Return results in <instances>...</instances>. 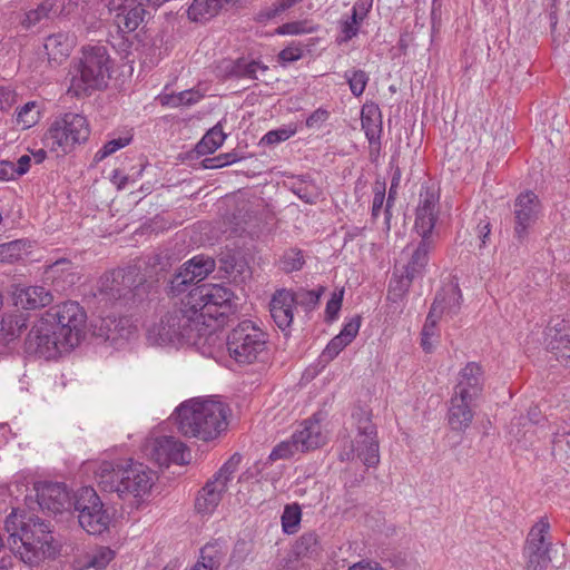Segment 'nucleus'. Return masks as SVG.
<instances>
[{
    "mask_svg": "<svg viewBox=\"0 0 570 570\" xmlns=\"http://www.w3.org/2000/svg\"><path fill=\"white\" fill-rule=\"evenodd\" d=\"M24 353L45 360H53L66 352L60 341L52 332L51 325H47L40 317L31 327L23 343Z\"/></svg>",
    "mask_w": 570,
    "mask_h": 570,
    "instance_id": "14",
    "label": "nucleus"
},
{
    "mask_svg": "<svg viewBox=\"0 0 570 570\" xmlns=\"http://www.w3.org/2000/svg\"><path fill=\"white\" fill-rule=\"evenodd\" d=\"M225 138L226 136L223 132L220 124H217L203 136L200 141H198L195 147V151L198 155L213 154L223 145Z\"/></svg>",
    "mask_w": 570,
    "mask_h": 570,
    "instance_id": "38",
    "label": "nucleus"
},
{
    "mask_svg": "<svg viewBox=\"0 0 570 570\" xmlns=\"http://www.w3.org/2000/svg\"><path fill=\"white\" fill-rule=\"evenodd\" d=\"M252 552V546L246 540H238L230 554V562L235 564H242L246 561L247 557Z\"/></svg>",
    "mask_w": 570,
    "mask_h": 570,
    "instance_id": "57",
    "label": "nucleus"
},
{
    "mask_svg": "<svg viewBox=\"0 0 570 570\" xmlns=\"http://www.w3.org/2000/svg\"><path fill=\"white\" fill-rule=\"evenodd\" d=\"M302 0H276L274 3H272L268 7H265L262 9L258 13V20L259 21H268L273 20L276 17H279L285 11L294 7L296 3L301 2Z\"/></svg>",
    "mask_w": 570,
    "mask_h": 570,
    "instance_id": "44",
    "label": "nucleus"
},
{
    "mask_svg": "<svg viewBox=\"0 0 570 570\" xmlns=\"http://www.w3.org/2000/svg\"><path fill=\"white\" fill-rule=\"evenodd\" d=\"M484 385V372L476 362H469L459 373V381L454 387V393L476 400Z\"/></svg>",
    "mask_w": 570,
    "mask_h": 570,
    "instance_id": "20",
    "label": "nucleus"
},
{
    "mask_svg": "<svg viewBox=\"0 0 570 570\" xmlns=\"http://www.w3.org/2000/svg\"><path fill=\"white\" fill-rule=\"evenodd\" d=\"M112 60L105 46L96 45L82 48V57L76 66L69 92L77 97L89 96L95 90L107 88L111 78Z\"/></svg>",
    "mask_w": 570,
    "mask_h": 570,
    "instance_id": "5",
    "label": "nucleus"
},
{
    "mask_svg": "<svg viewBox=\"0 0 570 570\" xmlns=\"http://www.w3.org/2000/svg\"><path fill=\"white\" fill-rule=\"evenodd\" d=\"M302 519V510L298 504H287L282 514V528L286 534H293L297 531Z\"/></svg>",
    "mask_w": 570,
    "mask_h": 570,
    "instance_id": "40",
    "label": "nucleus"
},
{
    "mask_svg": "<svg viewBox=\"0 0 570 570\" xmlns=\"http://www.w3.org/2000/svg\"><path fill=\"white\" fill-rule=\"evenodd\" d=\"M215 259L198 255L186 262L171 277L168 293L188 294L178 306L168 311L147 330V340L154 345H196L206 335L215 333L229 322L237 311L234 293L219 284H199L215 269Z\"/></svg>",
    "mask_w": 570,
    "mask_h": 570,
    "instance_id": "1",
    "label": "nucleus"
},
{
    "mask_svg": "<svg viewBox=\"0 0 570 570\" xmlns=\"http://www.w3.org/2000/svg\"><path fill=\"white\" fill-rule=\"evenodd\" d=\"M439 190L433 186L421 189L414 227L422 239L412 253L409 263L403 266L402 274L395 281L394 297H400L401 301L409 292L413 279L422 274L428 264L429 253L432 248L430 236L439 216ZM396 308H399V303L394 298V309Z\"/></svg>",
    "mask_w": 570,
    "mask_h": 570,
    "instance_id": "2",
    "label": "nucleus"
},
{
    "mask_svg": "<svg viewBox=\"0 0 570 570\" xmlns=\"http://www.w3.org/2000/svg\"><path fill=\"white\" fill-rule=\"evenodd\" d=\"M100 489L116 492L122 500L144 498L154 485L155 472L140 462L128 460L125 464L102 462L96 471Z\"/></svg>",
    "mask_w": 570,
    "mask_h": 570,
    "instance_id": "4",
    "label": "nucleus"
},
{
    "mask_svg": "<svg viewBox=\"0 0 570 570\" xmlns=\"http://www.w3.org/2000/svg\"><path fill=\"white\" fill-rule=\"evenodd\" d=\"M227 406L214 400H189L176 409L178 431L203 441L215 439L227 425Z\"/></svg>",
    "mask_w": 570,
    "mask_h": 570,
    "instance_id": "3",
    "label": "nucleus"
},
{
    "mask_svg": "<svg viewBox=\"0 0 570 570\" xmlns=\"http://www.w3.org/2000/svg\"><path fill=\"white\" fill-rule=\"evenodd\" d=\"M541 213V204L533 191L521 193L514 200V238L519 244L528 240L530 229Z\"/></svg>",
    "mask_w": 570,
    "mask_h": 570,
    "instance_id": "16",
    "label": "nucleus"
},
{
    "mask_svg": "<svg viewBox=\"0 0 570 570\" xmlns=\"http://www.w3.org/2000/svg\"><path fill=\"white\" fill-rule=\"evenodd\" d=\"M129 35L130 33L117 30V28H115V32H112V31L109 32L108 42L111 45V47L118 53L127 55V53H129V50H130L131 46L134 45Z\"/></svg>",
    "mask_w": 570,
    "mask_h": 570,
    "instance_id": "48",
    "label": "nucleus"
},
{
    "mask_svg": "<svg viewBox=\"0 0 570 570\" xmlns=\"http://www.w3.org/2000/svg\"><path fill=\"white\" fill-rule=\"evenodd\" d=\"M385 199V183L376 181L374 186V197L372 202V216L377 217L381 213Z\"/></svg>",
    "mask_w": 570,
    "mask_h": 570,
    "instance_id": "60",
    "label": "nucleus"
},
{
    "mask_svg": "<svg viewBox=\"0 0 570 570\" xmlns=\"http://www.w3.org/2000/svg\"><path fill=\"white\" fill-rule=\"evenodd\" d=\"M149 286L139 267L127 266L104 274L98 289L104 298L130 308L147 298Z\"/></svg>",
    "mask_w": 570,
    "mask_h": 570,
    "instance_id": "6",
    "label": "nucleus"
},
{
    "mask_svg": "<svg viewBox=\"0 0 570 570\" xmlns=\"http://www.w3.org/2000/svg\"><path fill=\"white\" fill-rule=\"evenodd\" d=\"M220 11L218 0H194L187 10L188 18L195 22H205Z\"/></svg>",
    "mask_w": 570,
    "mask_h": 570,
    "instance_id": "34",
    "label": "nucleus"
},
{
    "mask_svg": "<svg viewBox=\"0 0 570 570\" xmlns=\"http://www.w3.org/2000/svg\"><path fill=\"white\" fill-rule=\"evenodd\" d=\"M351 416L354 425L357 429V435L355 439L363 438V440H366L372 438V435H376V428L372 423V414L370 409L362 405H355L352 410Z\"/></svg>",
    "mask_w": 570,
    "mask_h": 570,
    "instance_id": "32",
    "label": "nucleus"
},
{
    "mask_svg": "<svg viewBox=\"0 0 570 570\" xmlns=\"http://www.w3.org/2000/svg\"><path fill=\"white\" fill-rule=\"evenodd\" d=\"M224 554L217 543H208L200 550L199 561L205 562L209 570H217L220 567Z\"/></svg>",
    "mask_w": 570,
    "mask_h": 570,
    "instance_id": "45",
    "label": "nucleus"
},
{
    "mask_svg": "<svg viewBox=\"0 0 570 570\" xmlns=\"http://www.w3.org/2000/svg\"><path fill=\"white\" fill-rule=\"evenodd\" d=\"M360 326L361 316L356 315L344 325V327L342 328L337 336L344 338V341L347 344H350L353 341V338L357 335Z\"/></svg>",
    "mask_w": 570,
    "mask_h": 570,
    "instance_id": "59",
    "label": "nucleus"
},
{
    "mask_svg": "<svg viewBox=\"0 0 570 570\" xmlns=\"http://www.w3.org/2000/svg\"><path fill=\"white\" fill-rule=\"evenodd\" d=\"M72 267V263L68 258H60L53 262L51 265L48 266V273H51L52 275H58L59 273H65L70 271Z\"/></svg>",
    "mask_w": 570,
    "mask_h": 570,
    "instance_id": "63",
    "label": "nucleus"
},
{
    "mask_svg": "<svg viewBox=\"0 0 570 570\" xmlns=\"http://www.w3.org/2000/svg\"><path fill=\"white\" fill-rule=\"evenodd\" d=\"M242 459V454L238 452L234 453L213 475L212 479L217 480V482L223 483L224 487L228 489V482L232 480L234 473L238 470Z\"/></svg>",
    "mask_w": 570,
    "mask_h": 570,
    "instance_id": "42",
    "label": "nucleus"
},
{
    "mask_svg": "<svg viewBox=\"0 0 570 570\" xmlns=\"http://www.w3.org/2000/svg\"><path fill=\"white\" fill-rule=\"evenodd\" d=\"M36 102L30 101L20 108L17 116V121L23 124L26 128L31 127L38 121L39 112L35 111Z\"/></svg>",
    "mask_w": 570,
    "mask_h": 570,
    "instance_id": "53",
    "label": "nucleus"
},
{
    "mask_svg": "<svg viewBox=\"0 0 570 570\" xmlns=\"http://www.w3.org/2000/svg\"><path fill=\"white\" fill-rule=\"evenodd\" d=\"M115 552L108 547H101L90 559L89 564L95 569H105L114 559Z\"/></svg>",
    "mask_w": 570,
    "mask_h": 570,
    "instance_id": "55",
    "label": "nucleus"
},
{
    "mask_svg": "<svg viewBox=\"0 0 570 570\" xmlns=\"http://www.w3.org/2000/svg\"><path fill=\"white\" fill-rule=\"evenodd\" d=\"M376 435H372L366 440L363 438L355 439L353 442V451L356 453V456L366 465L374 466L380 461L379 455V442L376 441Z\"/></svg>",
    "mask_w": 570,
    "mask_h": 570,
    "instance_id": "31",
    "label": "nucleus"
},
{
    "mask_svg": "<svg viewBox=\"0 0 570 570\" xmlns=\"http://www.w3.org/2000/svg\"><path fill=\"white\" fill-rule=\"evenodd\" d=\"M289 296L293 297L292 305L293 306H301L306 312H311L316 308V306L320 303L321 296L325 291L324 286H318L315 289H305L303 287H299L296 291L288 289Z\"/></svg>",
    "mask_w": 570,
    "mask_h": 570,
    "instance_id": "35",
    "label": "nucleus"
},
{
    "mask_svg": "<svg viewBox=\"0 0 570 570\" xmlns=\"http://www.w3.org/2000/svg\"><path fill=\"white\" fill-rule=\"evenodd\" d=\"M357 10H358V4H355L353 7V12H352L351 17L342 23L343 38L341 41L346 42L357 35L358 22H360V20L363 19V14L358 16Z\"/></svg>",
    "mask_w": 570,
    "mask_h": 570,
    "instance_id": "49",
    "label": "nucleus"
},
{
    "mask_svg": "<svg viewBox=\"0 0 570 570\" xmlns=\"http://www.w3.org/2000/svg\"><path fill=\"white\" fill-rule=\"evenodd\" d=\"M202 98L203 95L195 89L183 90L178 94H163L158 97L161 106L171 108L193 106Z\"/></svg>",
    "mask_w": 570,
    "mask_h": 570,
    "instance_id": "36",
    "label": "nucleus"
},
{
    "mask_svg": "<svg viewBox=\"0 0 570 570\" xmlns=\"http://www.w3.org/2000/svg\"><path fill=\"white\" fill-rule=\"evenodd\" d=\"M59 0H45L36 9L29 10L24 14L21 24L24 29H30L42 21L51 20L63 14V6L58 4Z\"/></svg>",
    "mask_w": 570,
    "mask_h": 570,
    "instance_id": "26",
    "label": "nucleus"
},
{
    "mask_svg": "<svg viewBox=\"0 0 570 570\" xmlns=\"http://www.w3.org/2000/svg\"><path fill=\"white\" fill-rule=\"evenodd\" d=\"M240 157L236 151L219 154L215 157H207L202 160L200 165L206 169L223 168L227 165L238 161Z\"/></svg>",
    "mask_w": 570,
    "mask_h": 570,
    "instance_id": "47",
    "label": "nucleus"
},
{
    "mask_svg": "<svg viewBox=\"0 0 570 570\" xmlns=\"http://www.w3.org/2000/svg\"><path fill=\"white\" fill-rule=\"evenodd\" d=\"M27 322L28 314L23 312L3 313L0 318V343L8 345L18 338L27 328Z\"/></svg>",
    "mask_w": 570,
    "mask_h": 570,
    "instance_id": "25",
    "label": "nucleus"
},
{
    "mask_svg": "<svg viewBox=\"0 0 570 570\" xmlns=\"http://www.w3.org/2000/svg\"><path fill=\"white\" fill-rule=\"evenodd\" d=\"M32 248V242L29 239H14L4 244H0V262L12 264L26 259Z\"/></svg>",
    "mask_w": 570,
    "mask_h": 570,
    "instance_id": "30",
    "label": "nucleus"
},
{
    "mask_svg": "<svg viewBox=\"0 0 570 570\" xmlns=\"http://www.w3.org/2000/svg\"><path fill=\"white\" fill-rule=\"evenodd\" d=\"M223 263L222 268L227 274H242L245 267V263L243 261H237L234 255L227 254L226 257L220 258Z\"/></svg>",
    "mask_w": 570,
    "mask_h": 570,
    "instance_id": "61",
    "label": "nucleus"
},
{
    "mask_svg": "<svg viewBox=\"0 0 570 570\" xmlns=\"http://www.w3.org/2000/svg\"><path fill=\"white\" fill-rule=\"evenodd\" d=\"M147 11L140 6L122 4L115 16L114 27L117 30L132 33L145 20Z\"/></svg>",
    "mask_w": 570,
    "mask_h": 570,
    "instance_id": "27",
    "label": "nucleus"
},
{
    "mask_svg": "<svg viewBox=\"0 0 570 570\" xmlns=\"http://www.w3.org/2000/svg\"><path fill=\"white\" fill-rule=\"evenodd\" d=\"M348 344L344 341V338L338 337L337 335L333 337L330 343L326 345L324 351L322 352V360L325 362L334 360L340 352L347 346Z\"/></svg>",
    "mask_w": 570,
    "mask_h": 570,
    "instance_id": "56",
    "label": "nucleus"
},
{
    "mask_svg": "<svg viewBox=\"0 0 570 570\" xmlns=\"http://www.w3.org/2000/svg\"><path fill=\"white\" fill-rule=\"evenodd\" d=\"M439 301L440 316L453 317L461 308L462 293L458 284H449L439 291L432 304Z\"/></svg>",
    "mask_w": 570,
    "mask_h": 570,
    "instance_id": "29",
    "label": "nucleus"
},
{
    "mask_svg": "<svg viewBox=\"0 0 570 570\" xmlns=\"http://www.w3.org/2000/svg\"><path fill=\"white\" fill-rule=\"evenodd\" d=\"M307 21H292L283 23L277 27L275 32L277 35H302V33H312L316 30L315 27L307 26Z\"/></svg>",
    "mask_w": 570,
    "mask_h": 570,
    "instance_id": "52",
    "label": "nucleus"
},
{
    "mask_svg": "<svg viewBox=\"0 0 570 570\" xmlns=\"http://www.w3.org/2000/svg\"><path fill=\"white\" fill-rule=\"evenodd\" d=\"M41 318L51 325L66 352L78 346L85 337L87 314L77 302L67 301L50 307Z\"/></svg>",
    "mask_w": 570,
    "mask_h": 570,
    "instance_id": "8",
    "label": "nucleus"
},
{
    "mask_svg": "<svg viewBox=\"0 0 570 570\" xmlns=\"http://www.w3.org/2000/svg\"><path fill=\"white\" fill-rule=\"evenodd\" d=\"M17 176L14 174V164L9 160L0 161V180L7 181L14 179Z\"/></svg>",
    "mask_w": 570,
    "mask_h": 570,
    "instance_id": "64",
    "label": "nucleus"
},
{
    "mask_svg": "<svg viewBox=\"0 0 570 570\" xmlns=\"http://www.w3.org/2000/svg\"><path fill=\"white\" fill-rule=\"evenodd\" d=\"M550 524L540 520L530 530L524 553L528 558L527 570H542L551 562L552 543L547 541Z\"/></svg>",
    "mask_w": 570,
    "mask_h": 570,
    "instance_id": "15",
    "label": "nucleus"
},
{
    "mask_svg": "<svg viewBox=\"0 0 570 570\" xmlns=\"http://www.w3.org/2000/svg\"><path fill=\"white\" fill-rule=\"evenodd\" d=\"M12 544L19 541L20 558L29 564L39 563L45 559H53L59 552V544L55 542L49 522L38 515H30L27 521L20 522V533H11Z\"/></svg>",
    "mask_w": 570,
    "mask_h": 570,
    "instance_id": "7",
    "label": "nucleus"
},
{
    "mask_svg": "<svg viewBox=\"0 0 570 570\" xmlns=\"http://www.w3.org/2000/svg\"><path fill=\"white\" fill-rule=\"evenodd\" d=\"M227 489L217 480L209 479L199 491L195 500V509L198 513H212L220 503Z\"/></svg>",
    "mask_w": 570,
    "mask_h": 570,
    "instance_id": "24",
    "label": "nucleus"
},
{
    "mask_svg": "<svg viewBox=\"0 0 570 570\" xmlns=\"http://www.w3.org/2000/svg\"><path fill=\"white\" fill-rule=\"evenodd\" d=\"M72 498V513L78 512L79 525L89 534H101L108 530L110 517L96 490L82 487Z\"/></svg>",
    "mask_w": 570,
    "mask_h": 570,
    "instance_id": "12",
    "label": "nucleus"
},
{
    "mask_svg": "<svg viewBox=\"0 0 570 570\" xmlns=\"http://www.w3.org/2000/svg\"><path fill=\"white\" fill-rule=\"evenodd\" d=\"M303 429L296 431L289 440L282 441L274 446L264 462L256 464V473H262L269 464L277 460H286L297 452H307L320 448L325 442L321 425L317 421L307 420Z\"/></svg>",
    "mask_w": 570,
    "mask_h": 570,
    "instance_id": "11",
    "label": "nucleus"
},
{
    "mask_svg": "<svg viewBox=\"0 0 570 570\" xmlns=\"http://www.w3.org/2000/svg\"><path fill=\"white\" fill-rule=\"evenodd\" d=\"M303 57V49L299 43L292 42L277 55L278 62L285 65L299 60Z\"/></svg>",
    "mask_w": 570,
    "mask_h": 570,
    "instance_id": "54",
    "label": "nucleus"
},
{
    "mask_svg": "<svg viewBox=\"0 0 570 570\" xmlns=\"http://www.w3.org/2000/svg\"><path fill=\"white\" fill-rule=\"evenodd\" d=\"M268 70L266 66L259 59H255L250 55L242 56L236 59L223 60L217 66V75L223 79H235V80H258V72H265Z\"/></svg>",
    "mask_w": 570,
    "mask_h": 570,
    "instance_id": "18",
    "label": "nucleus"
},
{
    "mask_svg": "<svg viewBox=\"0 0 570 570\" xmlns=\"http://www.w3.org/2000/svg\"><path fill=\"white\" fill-rule=\"evenodd\" d=\"M473 399L454 393L450 401L448 420L453 431H464L473 420Z\"/></svg>",
    "mask_w": 570,
    "mask_h": 570,
    "instance_id": "22",
    "label": "nucleus"
},
{
    "mask_svg": "<svg viewBox=\"0 0 570 570\" xmlns=\"http://www.w3.org/2000/svg\"><path fill=\"white\" fill-rule=\"evenodd\" d=\"M343 302V289L340 293H333L332 297L326 303L325 320L332 322L338 316V312L342 307Z\"/></svg>",
    "mask_w": 570,
    "mask_h": 570,
    "instance_id": "58",
    "label": "nucleus"
},
{
    "mask_svg": "<svg viewBox=\"0 0 570 570\" xmlns=\"http://www.w3.org/2000/svg\"><path fill=\"white\" fill-rule=\"evenodd\" d=\"M129 142H130V138L119 137L116 139H111V140L107 141L104 145V147L95 154L94 160L96 163H99V161L104 160L106 157L116 153L117 150L126 147L127 145H129Z\"/></svg>",
    "mask_w": 570,
    "mask_h": 570,
    "instance_id": "50",
    "label": "nucleus"
},
{
    "mask_svg": "<svg viewBox=\"0 0 570 570\" xmlns=\"http://www.w3.org/2000/svg\"><path fill=\"white\" fill-rule=\"evenodd\" d=\"M187 456H189L187 446L174 436H160L151 443L150 458L159 466H169L171 463L187 464L189 462Z\"/></svg>",
    "mask_w": 570,
    "mask_h": 570,
    "instance_id": "19",
    "label": "nucleus"
},
{
    "mask_svg": "<svg viewBox=\"0 0 570 570\" xmlns=\"http://www.w3.org/2000/svg\"><path fill=\"white\" fill-rule=\"evenodd\" d=\"M242 459V454L238 452L234 453L213 475L212 479L217 480V482L223 483L224 487L228 489V482L232 480L234 473L238 470Z\"/></svg>",
    "mask_w": 570,
    "mask_h": 570,
    "instance_id": "41",
    "label": "nucleus"
},
{
    "mask_svg": "<svg viewBox=\"0 0 570 570\" xmlns=\"http://www.w3.org/2000/svg\"><path fill=\"white\" fill-rule=\"evenodd\" d=\"M135 331L136 327L127 316H115L110 314L91 322L92 335L105 342H110L114 346L128 340Z\"/></svg>",
    "mask_w": 570,
    "mask_h": 570,
    "instance_id": "17",
    "label": "nucleus"
},
{
    "mask_svg": "<svg viewBox=\"0 0 570 570\" xmlns=\"http://www.w3.org/2000/svg\"><path fill=\"white\" fill-rule=\"evenodd\" d=\"M321 550L318 535L314 531L303 533L293 547V553L298 559L315 558Z\"/></svg>",
    "mask_w": 570,
    "mask_h": 570,
    "instance_id": "33",
    "label": "nucleus"
},
{
    "mask_svg": "<svg viewBox=\"0 0 570 570\" xmlns=\"http://www.w3.org/2000/svg\"><path fill=\"white\" fill-rule=\"evenodd\" d=\"M292 299L289 291L282 288L273 294L269 303L271 316L282 332H286L294 320Z\"/></svg>",
    "mask_w": 570,
    "mask_h": 570,
    "instance_id": "21",
    "label": "nucleus"
},
{
    "mask_svg": "<svg viewBox=\"0 0 570 570\" xmlns=\"http://www.w3.org/2000/svg\"><path fill=\"white\" fill-rule=\"evenodd\" d=\"M439 301L432 304L421 332V346L425 353H431L434 348L431 338L436 335V324L441 318Z\"/></svg>",
    "mask_w": 570,
    "mask_h": 570,
    "instance_id": "37",
    "label": "nucleus"
},
{
    "mask_svg": "<svg viewBox=\"0 0 570 570\" xmlns=\"http://www.w3.org/2000/svg\"><path fill=\"white\" fill-rule=\"evenodd\" d=\"M37 502L42 512L57 518L58 521L72 518L71 492L62 482L35 483Z\"/></svg>",
    "mask_w": 570,
    "mask_h": 570,
    "instance_id": "13",
    "label": "nucleus"
},
{
    "mask_svg": "<svg viewBox=\"0 0 570 570\" xmlns=\"http://www.w3.org/2000/svg\"><path fill=\"white\" fill-rule=\"evenodd\" d=\"M90 128L87 118L80 114L66 112L56 118L43 136V145L52 151L66 155L76 145L88 140Z\"/></svg>",
    "mask_w": 570,
    "mask_h": 570,
    "instance_id": "10",
    "label": "nucleus"
},
{
    "mask_svg": "<svg viewBox=\"0 0 570 570\" xmlns=\"http://www.w3.org/2000/svg\"><path fill=\"white\" fill-rule=\"evenodd\" d=\"M548 346L557 351L558 357L570 362V323L563 318L553 317L548 325Z\"/></svg>",
    "mask_w": 570,
    "mask_h": 570,
    "instance_id": "23",
    "label": "nucleus"
},
{
    "mask_svg": "<svg viewBox=\"0 0 570 570\" xmlns=\"http://www.w3.org/2000/svg\"><path fill=\"white\" fill-rule=\"evenodd\" d=\"M304 264V253L298 248L286 249L278 261L279 268L287 274L301 271Z\"/></svg>",
    "mask_w": 570,
    "mask_h": 570,
    "instance_id": "39",
    "label": "nucleus"
},
{
    "mask_svg": "<svg viewBox=\"0 0 570 570\" xmlns=\"http://www.w3.org/2000/svg\"><path fill=\"white\" fill-rule=\"evenodd\" d=\"M345 78L354 96L358 97L364 92L368 81V77L365 71L360 69L347 70L345 71Z\"/></svg>",
    "mask_w": 570,
    "mask_h": 570,
    "instance_id": "46",
    "label": "nucleus"
},
{
    "mask_svg": "<svg viewBox=\"0 0 570 570\" xmlns=\"http://www.w3.org/2000/svg\"><path fill=\"white\" fill-rule=\"evenodd\" d=\"M52 299V294L46 287L29 286L18 292L16 304L23 309H37L49 305Z\"/></svg>",
    "mask_w": 570,
    "mask_h": 570,
    "instance_id": "28",
    "label": "nucleus"
},
{
    "mask_svg": "<svg viewBox=\"0 0 570 570\" xmlns=\"http://www.w3.org/2000/svg\"><path fill=\"white\" fill-rule=\"evenodd\" d=\"M328 118V111L322 108L313 111L306 119V126L308 128H313L322 122H324Z\"/></svg>",
    "mask_w": 570,
    "mask_h": 570,
    "instance_id": "62",
    "label": "nucleus"
},
{
    "mask_svg": "<svg viewBox=\"0 0 570 570\" xmlns=\"http://www.w3.org/2000/svg\"><path fill=\"white\" fill-rule=\"evenodd\" d=\"M295 134V129L278 128L266 132L259 140L261 146H272L289 139Z\"/></svg>",
    "mask_w": 570,
    "mask_h": 570,
    "instance_id": "51",
    "label": "nucleus"
},
{
    "mask_svg": "<svg viewBox=\"0 0 570 570\" xmlns=\"http://www.w3.org/2000/svg\"><path fill=\"white\" fill-rule=\"evenodd\" d=\"M377 114V109L374 107H363L362 109V128L365 131V135L371 144L379 137V134L382 130L381 122H376L372 116Z\"/></svg>",
    "mask_w": 570,
    "mask_h": 570,
    "instance_id": "43",
    "label": "nucleus"
},
{
    "mask_svg": "<svg viewBox=\"0 0 570 570\" xmlns=\"http://www.w3.org/2000/svg\"><path fill=\"white\" fill-rule=\"evenodd\" d=\"M268 335L254 322H239L227 335L229 356L238 364H253L266 352Z\"/></svg>",
    "mask_w": 570,
    "mask_h": 570,
    "instance_id": "9",
    "label": "nucleus"
}]
</instances>
